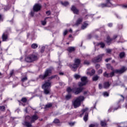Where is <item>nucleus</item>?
Instances as JSON below:
<instances>
[{"label":"nucleus","mask_w":127,"mask_h":127,"mask_svg":"<svg viewBox=\"0 0 127 127\" xmlns=\"http://www.w3.org/2000/svg\"><path fill=\"white\" fill-rule=\"evenodd\" d=\"M81 82L78 83V86L79 87L71 88V87H68L66 89L67 92L68 93H74L75 95H78V94H80V93L83 91V86H85V85L87 84V82H88L87 77H82L81 78Z\"/></svg>","instance_id":"nucleus-1"},{"label":"nucleus","mask_w":127,"mask_h":127,"mask_svg":"<svg viewBox=\"0 0 127 127\" xmlns=\"http://www.w3.org/2000/svg\"><path fill=\"white\" fill-rule=\"evenodd\" d=\"M38 119V116L37 115H33L31 118L30 116H28L25 117V122L23 123L24 126H25L27 127H31V123H29L28 121H31V123H34L35 121H36Z\"/></svg>","instance_id":"nucleus-2"},{"label":"nucleus","mask_w":127,"mask_h":127,"mask_svg":"<svg viewBox=\"0 0 127 127\" xmlns=\"http://www.w3.org/2000/svg\"><path fill=\"white\" fill-rule=\"evenodd\" d=\"M126 70H127V68H126V67L125 66H123V67H122L121 69H115V70H113V71L111 72L110 73H107V72H105L103 74V76L104 77H107V78H109V77H113L114 76V75H115V74H116V73H117V74H122V73H124V72H125V71H126Z\"/></svg>","instance_id":"nucleus-3"},{"label":"nucleus","mask_w":127,"mask_h":127,"mask_svg":"<svg viewBox=\"0 0 127 127\" xmlns=\"http://www.w3.org/2000/svg\"><path fill=\"white\" fill-rule=\"evenodd\" d=\"M42 88L44 89V93L46 95H48L50 93V88H51V81L48 80L45 81V83L43 85Z\"/></svg>","instance_id":"nucleus-4"},{"label":"nucleus","mask_w":127,"mask_h":127,"mask_svg":"<svg viewBox=\"0 0 127 127\" xmlns=\"http://www.w3.org/2000/svg\"><path fill=\"white\" fill-rule=\"evenodd\" d=\"M84 100H85V97L83 96H80L76 98L75 100L72 102L74 108L76 109V108L80 107V106H81V103H82Z\"/></svg>","instance_id":"nucleus-5"},{"label":"nucleus","mask_w":127,"mask_h":127,"mask_svg":"<svg viewBox=\"0 0 127 127\" xmlns=\"http://www.w3.org/2000/svg\"><path fill=\"white\" fill-rule=\"evenodd\" d=\"M37 55L33 54L26 57L25 60L26 62H33V61H35V60H37Z\"/></svg>","instance_id":"nucleus-6"},{"label":"nucleus","mask_w":127,"mask_h":127,"mask_svg":"<svg viewBox=\"0 0 127 127\" xmlns=\"http://www.w3.org/2000/svg\"><path fill=\"white\" fill-rule=\"evenodd\" d=\"M81 61L79 59H76L74 61V64L70 65V68L72 69L73 71H76V69L78 67H79V65H80V63Z\"/></svg>","instance_id":"nucleus-7"},{"label":"nucleus","mask_w":127,"mask_h":127,"mask_svg":"<svg viewBox=\"0 0 127 127\" xmlns=\"http://www.w3.org/2000/svg\"><path fill=\"white\" fill-rule=\"evenodd\" d=\"M51 72H52L51 69L49 68L47 69L44 75H39L40 79H42V80H43L44 78H46V77H48V76H49L50 74H51Z\"/></svg>","instance_id":"nucleus-8"},{"label":"nucleus","mask_w":127,"mask_h":127,"mask_svg":"<svg viewBox=\"0 0 127 127\" xmlns=\"http://www.w3.org/2000/svg\"><path fill=\"white\" fill-rule=\"evenodd\" d=\"M82 114L80 115V117H82L84 114H85V116L83 118V120L85 122H87L88 121V108H86L83 109L82 111Z\"/></svg>","instance_id":"nucleus-9"},{"label":"nucleus","mask_w":127,"mask_h":127,"mask_svg":"<svg viewBox=\"0 0 127 127\" xmlns=\"http://www.w3.org/2000/svg\"><path fill=\"white\" fill-rule=\"evenodd\" d=\"M104 55H105V54H104L99 55L97 57L94 58L92 60L93 62H94V63H96L97 62H100V61L102 60V57H103Z\"/></svg>","instance_id":"nucleus-10"},{"label":"nucleus","mask_w":127,"mask_h":127,"mask_svg":"<svg viewBox=\"0 0 127 127\" xmlns=\"http://www.w3.org/2000/svg\"><path fill=\"white\" fill-rule=\"evenodd\" d=\"M113 5V4L112 3V2H111V0H106V3H102L101 4V7H106V6H112Z\"/></svg>","instance_id":"nucleus-11"},{"label":"nucleus","mask_w":127,"mask_h":127,"mask_svg":"<svg viewBox=\"0 0 127 127\" xmlns=\"http://www.w3.org/2000/svg\"><path fill=\"white\" fill-rule=\"evenodd\" d=\"M87 75H90V76H93L95 74V69L92 68H88L86 71Z\"/></svg>","instance_id":"nucleus-12"},{"label":"nucleus","mask_w":127,"mask_h":127,"mask_svg":"<svg viewBox=\"0 0 127 127\" xmlns=\"http://www.w3.org/2000/svg\"><path fill=\"white\" fill-rule=\"evenodd\" d=\"M41 8V5L40 4H36L33 7L34 11H38Z\"/></svg>","instance_id":"nucleus-13"},{"label":"nucleus","mask_w":127,"mask_h":127,"mask_svg":"<svg viewBox=\"0 0 127 127\" xmlns=\"http://www.w3.org/2000/svg\"><path fill=\"white\" fill-rule=\"evenodd\" d=\"M119 109H121V106L120 105L118 106L117 108H114V107H110L108 110V112L111 113V112H115V111H117V110H119Z\"/></svg>","instance_id":"nucleus-14"},{"label":"nucleus","mask_w":127,"mask_h":127,"mask_svg":"<svg viewBox=\"0 0 127 127\" xmlns=\"http://www.w3.org/2000/svg\"><path fill=\"white\" fill-rule=\"evenodd\" d=\"M71 10L73 11V13H75V14H78V13H79V10L76 9L75 6H72L71 7Z\"/></svg>","instance_id":"nucleus-15"},{"label":"nucleus","mask_w":127,"mask_h":127,"mask_svg":"<svg viewBox=\"0 0 127 127\" xmlns=\"http://www.w3.org/2000/svg\"><path fill=\"white\" fill-rule=\"evenodd\" d=\"M110 86H111V84H110V82L108 81L105 82L103 83V88H104L105 89H108V88H109Z\"/></svg>","instance_id":"nucleus-16"},{"label":"nucleus","mask_w":127,"mask_h":127,"mask_svg":"<svg viewBox=\"0 0 127 127\" xmlns=\"http://www.w3.org/2000/svg\"><path fill=\"white\" fill-rule=\"evenodd\" d=\"M82 21H83V18L82 17L79 18L76 21L75 25H79V24H81Z\"/></svg>","instance_id":"nucleus-17"},{"label":"nucleus","mask_w":127,"mask_h":127,"mask_svg":"<svg viewBox=\"0 0 127 127\" xmlns=\"http://www.w3.org/2000/svg\"><path fill=\"white\" fill-rule=\"evenodd\" d=\"M2 38L3 41H6V39H7V34L4 33L2 36Z\"/></svg>","instance_id":"nucleus-18"},{"label":"nucleus","mask_w":127,"mask_h":127,"mask_svg":"<svg viewBox=\"0 0 127 127\" xmlns=\"http://www.w3.org/2000/svg\"><path fill=\"white\" fill-rule=\"evenodd\" d=\"M67 51L69 53H71V52H74L75 51V48L73 47H69L67 48Z\"/></svg>","instance_id":"nucleus-19"},{"label":"nucleus","mask_w":127,"mask_h":127,"mask_svg":"<svg viewBox=\"0 0 127 127\" xmlns=\"http://www.w3.org/2000/svg\"><path fill=\"white\" fill-rule=\"evenodd\" d=\"M88 22L85 21L83 22V24H82V26H81V29H85V28H86L87 27V26H88Z\"/></svg>","instance_id":"nucleus-20"},{"label":"nucleus","mask_w":127,"mask_h":127,"mask_svg":"<svg viewBox=\"0 0 127 127\" xmlns=\"http://www.w3.org/2000/svg\"><path fill=\"white\" fill-rule=\"evenodd\" d=\"M101 127H106L107 126V121L103 120L100 122Z\"/></svg>","instance_id":"nucleus-21"},{"label":"nucleus","mask_w":127,"mask_h":127,"mask_svg":"<svg viewBox=\"0 0 127 127\" xmlns=\"http://www.w3.org/2000/svg\"><path fill=\"white\" fill-rule=\"evenodd\" d=\"M31 47L32 48H33V49H36V48H37V47H38V45H37V44H33L31 45Z\"/></svg>","instance_id":"nucleus-22"},{"label":"nucleus","mask_w":127,"mask_h":127,"mask_svg":"<svg viewBox=\"0 0 127 127\" xmlns=\"http://www.w3.org/2000/svg\"><path fill=\"white\" fill-rule=\"evenodd\" d=\"M61 3L63 5H64V6H67V5H68L69 4V2H67V1H65V2H61Z\"/></svg>","instance_id":"nucleus-23"},{"label":"nucleus","mask_w":127,"mask_h":127,"mask_svg":"<svg viewBox=\"0 0 127 127\" xmlns=\"http://www.w3.org/2000/svg\"><path fill=\"white\" fill-rule=\"evenodd\" d=\"M51 107H52V104L51 103H48V104H47L45 107V109H47L48 108H51Z\"/></svg>","instance_id":"nucleus-24"},{"label":"nucleus","mask_w":127,"mask_h":127,"mask_svg":"<svg viewBox=\"0 0 127 127\" xmlns=\"http://www.w3.org/2000/svg\"><path fill=\"white\" fill-rule=\"evenodd\" d=\"M112 40H113V39L110 38V37H107L106 41L107 44H109L112 41Z\"/></svg>","instance_id":"nucleus-25"},{"label":"nucleus","mask_w":127,"mask_h":127,"mask_svg":"<svg viewBox=\"0 0 127 127\" xmlns=\"http://www.w3.org/2000/svg\"><path fill=\"white\" fill-rule=\"evenodd\" d=\"M99 46H100L101 48H104L105 47V44L103 42H101L98 44Z\"/></svg>","instance_id":"nucleus-26"},{"label":"nucleus","mask_w":127,"mask_h":127,"mask_svg":"<svg viewBox=\"0 0 127 127\" xmlns=\"http://www.w3.org/2000/svg\"><path fill=\"white\" fill-rule=\"evenodd\" d=\"M48 18H46L44 20L41 21V24L42 25H45L46 24V19Z\"/></svg>","instance_id":"nucleus-27"},{"label":"nucleus","mask_w":127,"mask_h":127,"mask_svg":"<svg viewBox=\"0 0 127 127\" xmlns=\"http://www.w3.org/2000/svg\"><path fill=\"white\" fill-rule=\"evenodd\" d=\"M71 94H68V95H67L66 96H65V99L66 100H69V99H71Z\"/></svg>","instance_id":"nucleus-28"},{"label":"nucleus","mask_w":127,"mask_h":127,"mask_svg":"<svg viewBox=\"0 0 127 127\" xmlns=\"http://www.w3.org/2000/svg\"><path fill=\"white\" fill-rule=\"evenodd\" d=\"M96 126H98V124L97 123H94V124L90 125L89 127H95Z\"/></svg>","instance_id":"nucleus-29"},{"label":"nucleus","mask_w":127,"mask_h":127,"mask_svg":"<svg viewBox=\"0 0 127 127\" xmlns=\"http://www.w3.org/2000/svg\"><path fill=\"white\" fill-rule=\"evenodd\" d=\"M27 101V99L26 98H23L21 99V102H22V103H23L24 104H25Z\"/></svg>","instance_id":"nucleus-30"},{"label":"nucleus","mask_w":127,"mask_h":127,"mask_svg":"<svg viewBox=\"0 0 127 127\" xmlns=\"http://www.w3.org/2000/svg\"><path fill=\"white\" fill-rule=\"evenodd\" d=\"M74 77L75 79H79V78H80L81 76H80V75L75 74H74Z\"/></svg>","instance_id":"nucleus-31"},{"label":"nucleus","mask_w":127,"mask_h":127,"mask_svg":"<svg viewBox=\"0 0 127 127\" xmlns=\"http://www.w3.org/2000/svg\"><path fill=\"white\" fill-rule=\"evenodd\" d=\"M104 97H109V93L105 92L103 93Z\"/></svg>","instance_id":"nucleus-32"},{"label":"nucleus","mask_w":127,"mask_h":127,"mask_svg":"<svg viewBox=\"0 0 127 127\" xmlns=\"http://www.w3.org/2000/svg\"><path fill=\"white\" fill-rule=\"evenodd\" d=\"M98 79H99V76H95L93 77L92 79L93 81H97V80H98Z\"/></svg>","instance_id":"nucleus-33"},{"label":"nucleus","mask_w":127,"mask_h":127,"mask_svg":"<svg viewBox=\"0 0 127 127\" xmlns=\"http://www.w3.org/2000/svg\"><path fill=\"white\" fill-rule=\"evenodd\" d=\"M46 47H47V46H46L45 47L43 46L42 47L41 50V53H43V52H44V49H45Z\"/></svg>","instance_id":"nucleus-34"},{"label":"nucleus","mask_w":127,"mask_h":127,"mask_svg":"<svg viewBox=\"0 0 127 127\" xmlns=\"http://www.w3.org/2000/svg\"><path fill=\"white\" fill-rule=\"evenodd\" d=\"M120 58H123V57H125V53L123 52L120 54Z\"/></svg>","instance_id":"nucleus-35"},{"label":"nucleus","mask_w":127,"mask_h":127,"mask_svg":"<svg viewBox=\"0 0 127 127\" xmlns=\"http://www.w3.org/2000/svg\"><path fill=\"white\" fill-rule=\"evenodd\" d=\"M56 77L57 79H59V77L57 75L53 76L49 78V80H51V79H53V78Z\"/></svg>","instance_id":"nucleus-36"},{"label":"nucleus","mask_w":127,"mask_h":127,"mask_svg":"<svg viewBox=\"0 0 127 127\" xmlns=\"http://www.w3.org/2000/svg\"><path fill=\"white\" fill-rule=\"evenodd\" d=\"M0 111H3L5 110V107L4 106H0Z\"/></svg>","instance_id":"nucleus-37"},{"label":"nucleus","mask_w":127,"mask_h":127,"mask_svg":"<svg viewBox=\"0 0 127 127\" xmlns=\"http://www.w3.org/2000/svg\"><path fill=\"white\" fill-rule=\"evenodd\" d=\"M68 33V30H65L64 32H63V35L64 36H65Z\"/></svg>","instance_id":"nucleus-38"},{"label":"nucleus","mask_w":127,"mask_h":127,"mask_svg":"<svg viewBox=\"0 0 127 127\" xmlns=\"http://www.w3.org/2000/svg\"><path fill=\"white\" fill-rule=\"evenodd\" d=\"M21 81H22V82H25L26 81H27V77H25L21 79Z\"/></svg>","instance_id":"nucleus-39"},{"label":"nucleus","mask_w":127,"mask_h":127,"mask_svg":"<svg viewBox=\"0 0 127 127\" xmlns=\"http://www.w3.org/2000/svg\"><path fill=\"white\" fill-rule=\"evenodd\" d=\"M60 122L59 120L58 119H55L54 121V123H55V124H58Z\"/></svg>","instance_id":"nucleus-40"},{"label":"nucleus","mask_w":127,"mask_h":127,"mask_svg":"<svg viewBox=\"0 0 127 127\" xmlns=\"http://www.w3.org/2000/svg\"><path fill=\"white\" fill-rule=\"evenodd\" d=\"M106 67L107 68H108V69H111V68H112V66H111V64H107L106 65Z\"/></svg>","instance_id":"nucleus-41"},{"label":"nucleus","mask_w":127,"mask_h":127,"mask_svg":"<svg viewBox=\"0 0 127 127\" xmlns=\"http://www.w3.org/2000/svg\"><path fill=\"white\" fill-rule=\"evenodd\" d=\"M103 88H104V85L102 86V84H99V89H103Z\"/></svg>","instance_id":"nucleus-42"},{"label":"nucleus","mask_w":127,"mask_h":127,"mask_svg":"<svg viewBox=\"0 0 127 127\" xmlns=\"http://www.w3.org/2000/svg\"><path fill=\"white\" fill-rule=\"evenodd\" d=\"M107 53H110L112 52V50L111 49H106Z\"/></svg>","instance_id":"nucleus-43"},{"label":"nucleus","mask_w":127,"mask_h":127,"mask_svg":"<svg viewBox=\"0 0 127 127\" xmlns=\"http://www.w3.org/2000/svg\"><path fill=\"white\" fill-rule=\"evenodd\" d=\"M84 64H86V65H89L90 64V62H89V61H85Z\"/></svg>","instance_id":"nucleus-44"},{"label":"nucleus","mask_w":127,"mask_h":127,"mask_svg":"<svg viewBox=\"0 0 127 127\" xmlns=\"http://www.w3.org/2000/svg\"><path fill=\"white\" fill-rule=\"evenodd\" d=\"M99 74H102L103 73V69H101L98 70Z\"/></svg>","instance_id":"nucleus-45"},{"label":"nucleus","mask_w":127,"mask_h":127,"mask_svg":"<svg viewBox=\"0 0 127 127\" xmlns=\"http://www.w3.org/2000/svg\"><path fill=\"white\" fill-rule=\"evenodd\" d=\"M108 26H109V27H112L113 26V24L110 23H108Z\"/></svg>","instance_id":"nucleus-46"},{"label":"nucleus","mask_w":127,"mask_h":127,"mask_svg":"<svg viewBox=\"0 0 127 127\" xmlns=\"http://www.w3.org/2000/svg\"><path fill=\"white\" fill-rule=\"evenodd\" d=\"M121 97H122V99L119 101V103H121V102H124V97L123 96V95H121Z\"/></svg>","instance_id":"nucleus-47"},{"label":"nucleus","mask_w":127,"mask_h":127,"mask_svg":"<svg viewBox=\"0 0 127 127\" xmlns=\"http://www.w3.org/2000/svg\"><path fill=\"white\" fill-rule=\"evenodd\" d=\"M47 15H50V11H47L46 12Z\"/></svg>","instance_id":"nucleus-48"},{"label":"nucleus","mask_w":127,"mask_h":127,"mask_svg":"<svg viewBox=\"0 0 127 127\" xmlns=\"http://www.w3.org/2000/svg\"><path fill=\"white\" fill-rule=\"evenodd\" d=\"M95 67L96 69H98V68H100V64H96Z\"/></svg>","instance_id":"nucleus-49"},{"label":"nucleus","mask_w":127,"mask_h":127,"mask_svg":"<svg viewBox=\"0 0 127 127\" xmlns=\"http://www.w3.org/2000/svg\"><path fill=\"white\" fill-rule=\"evenodd\" d=\"M30 14H31V16H33V15H34V12L31 11L30 13Z\"/></svg>","instance_id":"nucleus-50"},{"label":"nucleus","mask_w":127,"mask_h":127,"mask_svg":"<svg viewBox=\"0 0 127 127\" xmlns=\"http://www.w3.org/2000/svg\"><path fill=\"white\" fill-rule=\"evenodd\" d=\"M123 7L124 8H127V4L123 5Z\"/></svg>","instance_id":"nucleus-51"},{"label":"nucleus","mask_w":127,"mask_h":127,"mask_svg":"<svg viewBox=\"0 0 127 127\" xmlns=\"http://www.w3.org/2000/svg\"><path fill=\"white\" fill-rule=\"evenodd\" d=\"M109 60H111L110 58L106 59L105 61H106V62H109Z\"/></svg>","instance_id":"nucleus-52"},{"label":"nucleus","mask_w":127,"mask_h":127,"mask_svg":"<svg viewBox=\"0 0 127 127\" xmlns=\"http://www.w3.org/2000/svg\"><path fill=\"white\" fill-rule=\"evenodd\" d=\"M119 28L120 29L123 28V25H120L119 26Z\"/></svg>","instance_id":"nucleus-53"},{"label":"nucleus","mask_w":127,"mask_h":127,"mask_svg":"<svg viewBox=\"0 0 127 127\" xmlns=\"http://www.w3.org/2000/svg\"><path fill=\"white\" fill-rule=\"evenodd\" d=\"M69 126H74V123H69Z\"/></svg>","instance_id":"nucleus-54"},{"label":"nucleus","mask_w":127,"mask_h":127,"mask_svg":"<svg viewBox=\"0 0 127 127\" xmlns=\"http://www.w3.org/2000/svg\"><path fill=\"white\" fill-rule=\"evenodd\" d=\"M19 105H20V106L21 105H22V106H25V105H24V104L21 103L20 102V101H19Z\"/></svg>","instance_id":"nucleus-55"},{"label":"nucleus","mask_w":127,"mask_h":127,"mask_svg":"<svg viewBox=\"0 0 127 127\" xmlns=\"http://www.w3.org/2000/svg\"><path fill=\"white\" fill-rule=\"evenodd\" d=\"M16 113H19V112H20V110L19 109H17L16 111H15Z\"/></svg>","instance_id":"nucleus-56"},{"label":"nucleus","mask_w":127,"mask_h":127,"mask_svg":"<svg viewBox=\"0 0 127 127\" xmlns=\"http://www.w3.org/2000/svg\"><path fill=\"white\" fill-rule=\"evenodd\" d=\"M13 71L12 70V71L10 72V76H12V75H13Z\"/></svg>","instance_id":"nucleus-57"},{"label":"nucleus","mask_w":127,"mask_h":127,"mask_svg":"<svg viewBox=\"0 0 127 127\" xmlns=\"http://www.w3.org/2000/svg\"><path fill=\"white\" fill-rule=\"evenodd\" d=\"M117 37H118V36L114 35V37H113V39H116V38H117Z\"/></svg>","instance_id":"nucleus-58"},{"label":"nucleus","mask_w":127,"mask_h":127,"mask_svg":"<svg viewBox=\"0 0 127 127\" xmlns=\"http://www.w3.org/2000/svg\"><path fill=\"white\" fill-rule=\"evenodd\" d=\"M0 21H2V17H1V15H0Z\"/></svg>","instance_id":"nucleus-59"},{"label":"nucleus","mask_w":127,"mask_h":127,"mask_svg":"<svg viewBox=\"0 0 127 127\" xmlns=\"http://www.w3.org/2000/svg\"><path fill=\"white\" fill-rule=\"evenodd\" d=\"M0 91H3V86H2L1 89H0Z\"/></svg>","instance_id":"nucleus-60"},{"label":"nucleus","mask_w":127,"mask_h":127,"mask_svg":"<svg viewBox=\"0 0 127 127\" xmlns=\"http://www.w3.org/2000/svg\"><path fill=\"white\" fill-rule=\"evenodd\" d=\"M68 32H72V29H70L69 30H68Z\"/></svg>","instance_id":"nucleus-61"},{"label":"nucleus","mask_w":127,"mask_h":127,"mask_svg":"<svg viewBox=\"0 0 127 127\" xmlns=\"http://www.w3.org/2000/svg\"><path fill=\"white\" fill-rule=\"evenodd\" d=\"M91 37H92V35H88V38L90 39V38H91Z\"/></svg>","instance_id":"nucleus-62"},{"label":"nucleus","mask_w":127,"mask_h":127,"mask_svg":"<svg viewBox=\"0 0 127 127\" xmlns=\"http://www.w3.org/2000/svg\"><path fill=\"white\" fill-rule=\"evenodd\" d=\"M59 74H60V75H64V73H63V72H60V73H59Z\"/></svg>","instance_id":"nucleus-63"},{"label":"nucleus","mask_w":127,"mask_h":127,"mask_svg":"<svg viewBox=\"0 0 127 127\" xmlns=\"http://www.w3.org/2000/svg\"><path fill=\"white\" fill-rule=\"evenodd\" d=\"M25 113H27V108H26L25 110Z\"/></svg>","instance_id":"nucleus-64"}]
</instances>
